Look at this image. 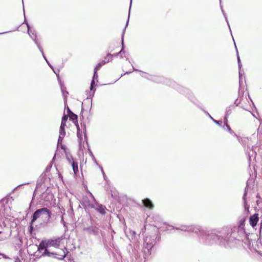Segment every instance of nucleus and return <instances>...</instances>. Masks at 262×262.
Returning <instances> with one entry per match:
<instances>
[{"label":"nucleus","mask_w":262,"mask_h":262,"mask_svg":"<svg viewBox=\"0 0 262 262\" xmlns=\"http://www.w3.org/2000/svg\"><path fill=\"white\" fill-rule=\"evenodd\" d=\"M132 0H130V5H132Z\"/></svg>","instance_id":"52"},{"label":"nucleus","mask_w":262,"mask_h":262,"mask_svg":"<svg viewBox=\"0 0 262 262\" xmlns=\"http://www.w3.org/2000/svg\"><path fill=\"white\" fill-rule=\"evenodd\" d=\"M142 202L144 206L149 208V209H152L154 207L152 201L149 199H144L142 200Z\"/></svg>","instance_id":"11"},{"label":"nucleus","mask_w":262,"mask_h":262,"mask_svg":"<svg viewBox=\"0 0 262 262\" xmlns=\"http://www.w3.org/2000/svg\"><path fill=\"white\" fill-rule=\"evenodd\" d=\"M47 63L48 64V65L49 66L50 64V63H49V62L47 60V61H46Z\"/></svg>","instance_id":"47"},{"label":"nucleus","mask_w":262,"mask_h":262,"mask_svg":"<svg viewBox=\"0 0 262 262\" xmlns=\"http://www.w3.org/2000/svg\"><path fill=\"white\" fill-rule=\"evenodd\" d=\"M94 83H95V80H94V79L93 78V79L92 80L91 82V90H92L93 89Z\"/></svg>","instance_id":"27"},{"label":"nucleus","mask_w":262,"mask_h":262,"mask_svg":"<svg viewBox=\"0 0 262 262\" xmlns=\"http://www.w3.org/2000/svg\"><path fill=\"white\" fill-rule=\"evenodd\" d=\"M106 63V61L105 60H103L101 62L98 63L96 66L95 67V69L96 70H98L100 69V68L103 66Z\"/></svg>","instance_id":"17"},{"label":"nucleus","mask_w":262,"mask_h":262,"mask_svg":"<svg viewBox=\"0 0 262 262\" xmlns=\"http://www.w3.org/2000/svg\"><path fill=\"white\" fill-rule=\"evenodd\" d=\"M238 66L239 68V83L240 84L242 81V77L244 74V70L243 69H242V65L241 61H239V62H238Z\"/></svg>","instance_id":"13"},{"label":"nucleus","mask_w":262,"mask_h":262,"mask_svg":"<svg viewBox=\"0 0 262 262\" xmlns=\"http://www.w3.org/2000/svg\"><path fill=\"white\" fill-rule=\"evenodd\" d=\"M90 234L97 235L98 233V229L96 227H91L85 229Z\"/></svg>","instance_id":"12"},{"label":"nucleus","mask_w":262,"mask_h":262,"mask_svg":"<svg viewBox=\"0 0 262 262\" xmlns=\"http://www.w3.org/2000/svg\"><path fill=\"white\" fill-rule=\"evenodd\" d=\"M119 54L120 53H119V52H118V53H115V54H113L112 55L114 56H118Z\"/></svg>","instance_id":"38"},{"label":"nucleus","mask_w":262,"mask_h":262,"mask_svg":"<svg viewBox=\"0 0 262 262\" xmlns=\"http://www.w3.org/2000/svg\"><path fill=\"white\" fill-rule=\"evenodd\" d=\"M10 31H8V32H3V33H0V34H5V33H8V32H10Z\"/></svg>","instance_id":"43"},{"label":"nucleus","mask_w":262,"mask_h":262,"mask_svg":"<svg viewBox=\"0 0 262 262\" xmlns=\"http://www.w3.org/2000/svg\"><path fill=\"white\" fill-rule=\"evenodd\" d=\"M53 71H54V72L56 74V75L58 77V76H59V71H58V72H56L54 70H53Z\"/></svg>","instance_id":"37"},{"label":"nucleus","mask_w":262,"mask_h":262,"mask_svg":"<svg viewBox=\"0 0 262 262\" xmlns=\"http://www.w3.org/2000/svg\"><path fill=\"white\" fill-rule=\"evenodd\" d=\"M130 73H131V72H126L125 74H130Z\"/></svg>","instance_id":"45"},{"label":"nucleus","mask_w":262,"mask_h":262,"mask_svg":"<svg viewBox=\"0 0 262 262\" xmlns=\"http://www.w3.org/2000/svg\"><path fill=\"white\" fill-rule=\"evenodd\" d=\"M2 233V231H0V234Z\"/></svg>","instance_id":"54"},{"label":"nucleus","mask_w":262,"mask_h":262,"mask_svg":"<svg viewBox=\"0 0 262 262\" xmlns=\"http://www.w3.org/2000/svg\"><path fill=\"white\" fill-rule=\"evenodd\" d=\"M60 238L48 240L47 242V247H54L57 248L60 245Z\"/></svg>","instance_id":"7"},{"label":"nucleus","mask_w":262,"mask_h":262,"mask_svg":"<svg viewBox=\"0 0 262 262\" xmlns=\"http://www.w3.org/2000/svg\"><path fill=\"white\" fill-rule=\"evenodd\" d=\"M230 114L229 111H227L226 114L225 115V117L227 116V118L228 117V115Z\"/></svg>","instance_id":"36"},{"label":"nucleus","mask_w":262,"mask_h":262,"mask_svg":"<svg viewBox=\"0 0 262 262\" xmlns=\"http://www.w3.org/2000/svg\"><path fill=\"white\" fill-rule=\"evenodd\" d=\"M41 54H42V56H43V58L45 59V60L46 61H47V60H47V59L46 58V57H45V56L44 55L43 53V52H42H42H41Z\"/></svg>","instance_id":"35"},{"label":"nucleus","mask_w":262,"mask_h":262,"mask_svg":"<svg viewBox=\"0 0 262 262\" xmlns=\"http://www.w3.org/2000/svg\"><path fill=\"white\" fill-rule=\"evenodd\" d=\"M47 63L48 64V65L49 66L50 64V63H49V62L47 60V61H46Z\"/></svg>","instance_id":"49"},{"label":"nucleus","mask_w":262,"mask_h":262,"mask_svg":"<svg viewBox=\"0 0 262 262\" xmlns=\"http://www.w3.org/2000/svg\"><path fill=\"white\" fill-rule=\"evenodd\" d=\"M91 196L92 197V198H93V199L94 200V201H96V200H95V199L94 196H93V195L92 193H91Z\"/></svg>","instance_id":"40"},{"label":"nucleus","mask_w":262,"mask_h":262,"mask_svg":"<svg viewBox=\"0 0 262 262\" xmlns=\"http://www.w3.org/2000/svg\"><path fill=\"white\" fill-rule=\"evenodd\" d=\"M15 262H21L19 260H16Z\"/></svg>","instance_id":"51"},{"label":"nucleus","mask_w":262,"mask_h":262,"mask_svg":"<svg viewBox=\"0 0 262 262\" xmlns=\"http://www.w3.org/2000/svg\"><path fill=\"white\" fill-rule=\"evenodd\" d=\"M209 117L211 119V120L216 124L221 125L222 122L220 121H217L216 120H214L210 115H209Z\"/></svg>","instance_id":"22"},{"label":"nucleus","mask_w":262,"mask_h":262,"mask_svg":"<svg viewBox=\"0 0 262 262\" xmlns=\"http://www.w3.org/2000/svg\"><path fill=\"white\" fill-rule=\"evenodd\" d=\"M73 171L75 173H76L78 171V164L76 162L73 161L72 163Z\"/></svg>","instance_id":"16"},{"label":"nucleus","mask_w":262,"mask_h":262,"mask_svg":"<svg viewBox=\"0 0 262 262\" xmlns=\"http://www.w3.org/2000/svg\"><path fill=\"white\" fill-rule=\"evenodd\" d=\"M3 257H4L5 258H8V257H7L6 256H5L4 255H3Z\"/></svg>","instance_id":"46"},{"label":"nucleus","mask_w":262,"mask_h":262,"mask_svg":"<svg viewBox=\"0 0 262 262\" xmlns=\"http://www.w3.org/2000/svg\"><path fill=\"white\" fill-rule=\"evenodd\" d=\"M68 112L69 115L71 114V112H72L69 108H68Z\"/></svg>","instance_id":"41"},{"label":"nucleus","mask_w":262,"mask_h":262,"mask_svg":"<svg viewBox=\"0 0 262 262\" xmlns=\"http://www.w3.org/2000/svg\"><path fill=\"white\" fill-rule=\"evenodd\" d=\"M97 71L98 70H96L95 69H94V75H93V78H94V79L97 78V77H98Z\"/></svg>","instance_id":"24"},{"label":"nucleus","mask_w":262,"mask_h":262,"mask_svg":"<svg viewBox=\"0 0 262 262\" xmlns=\"http://www.w3.org/2000/svg\"><path fill=\"white\" fill-rule=\"evenodd\" d=\"M144 252L145 254L150 255V250L152 248L154 245V240L150 239L148 237H146L144 239Z\"/></svg>","instance_id":"4"},{"label":"nucleus","mask_w":262,"mask_h":262,"mask_svg":"<svg viewBox=\"0 0 262 262\" xmlns=\"http://www.w3.org/2000/svg\"><path fill=\"white\" fill-rule=\"evenodd\" d=\"M246 195H247V192L245 191L243 196V200L244 201L245 206H246Z\"/></svg>","instance_id":"29"},{"label":"nucleus","mask_w":262,"mask_h":262,"mask_svg":"<svg viewBox=\"0 0 262 262\" xmlns=\"http://www.w3.org/2000/svg\"><path fill=\"white\" fill-rule=\"evenodd\" d=\"M63 138V137L60 138V137L59 136L58 139V144H59V143H61Z\"/></svg>","instance_id":"30"},{"label":"nucleus","mask_w":262,"mask_h":262,"mask_svg":"<svg viewBox=\"0 0 262 262\" xmlns=\"http://www.w3.org/2000/svg\"><path fill=\"white\" fill-rule=\"evenodd\" d=\"M125 28L124 29L123 31V33H122V49L121 50V51L119 52V53L121 54L122 53H124V40H123V36H124V34L125 33Z\"/></svg>","instance_id":"18"},{"label":"nucleus","mask_w":262,"mask_h":262,"mask_svg":"<svg viewBox=\"0 0 262 262\" xmlns=\"http://www.w3.org/2000/svg\"><path fill=\"white\" fill-rule=\"evenodd\" d=\"M62 254L60 255V257L58 258L60 260L63 259L66 256V254H65V252L64 251H62Z\"/></svg>","instance_id":"23"},{"label":"nucleus","mask_w":262,"mask_h":262,"mask_svg":"<svg viewBox=\"0 0 262 262\" xmlns=\"http://www.w3.org/2000/svg\"><path fill=\"white\" fill-rule=\"evenodd\" d=\"M68 161H69L70 163H71V161H70V159L69 158H68Z\"/></svg>","instance_id":"50"},{"label":"nucleus","mask_w":262,"mask_h":262,"mask_svg":"<svg viewBox=\"0 0 262 262\" xmlns=\"http://www.w3.org/2000/svg\"><path fill=\"white\" fill-rule=\"evenodd\" d=\"M49 66L51 68H52L53 70V67L51 64L49 65Z\"/></svg>","instance_id":"44"},{"label":"nucleus","mask_w":262,"mask_h":262,"mask_svg":"<svg viewBox=\"0 0 262 262\" xmlns=\"http://www.w3.org/2000/svg\"><path fill=\"white\" fill-rule=\"evenodd\" d=\"M48 247H47V242H45L43 241H42L40 243V244L37 248L38 251L40 252L42 250H45L43 253H42V254L41 255V256H47L49 257H51L54 255H56V253L49 252L48 250Z\"/></svg>","instance_id":"3"},{"label":"nucleus","mask_w":262,"mask_h":262,"mask_svg":"<svg viewBox=\"0 0 262 262\" xmlns=\"http://www.w3.org/2000/svg\"><path fill=\"white\" fill-rule=\"evenodd\" d=\"M29 228H30V232H32V230H33V226H32V224H31V225L30 226Z\"/></svg>","instance_id":"34"},{"label":"nucleus","mask_w":262,"mask_h":262,"mask_svg":"<svg viewBox=\"0 0 262 262\" xmlns=\"http://www.w3.org/2000/svg\"><path fill=\"white\" fill-rule=\"evenodd\" d=\"M70 118L74 121L76 120L77 121V116L74 114L73 112H71V114L69 115Z\"/></svg>","instance_id":"19"},{"label":"nucleus","mask_w":262,"mask_h":262,"mask_svg":"<svg viewBox=\"0 0 262 262\" xmlns=\"http://www.w3.org/2000/svg\"><path fill=\"white\" fill-rule=\"evenodd\" d=\"M61 223L63 224V226L64 227L67 228V227H66V223L64 222V221L63 220V216H61Z\"/></svg>","instance_id":"26"},{"label":"nucleus","mask_w":262,"mask_h":262,"mask_svg":"<svg viewBox=\"0 0 262 262\" xmlns=\"http://www.w3.org/2000/svg\"><path fill=\"white\" fill-rule=\"evenodd\" d=\"M24 22L27 25V28H28V34L29 35L30 37L33 40L34 43L36 44V45L38 47V48L39 50L40 51V52L42 53V49L40 47V46L39 45V43H38V40L37 39V35H36V33H35V31H32V30H30V26H29L28 23L26 20H25Z\"/></svg>","instance_id":"5"},{"label":"nucleus","mask_w":262,"mask_h":262,"mask_svg":"<svg viewBox=\"0 0 262 262\" xmlns=\"http://www.w3.org/2000/svg\"><path fill=\"white\" fill-rule=\"evenodd\" d=\"M217 239H219L218 236L213 233L208 235L206 237V241H208L209 244H213V243H215Z\"/></svg>","instance_id":"10"},{"label":"nucleus","mask_w":262,"mask_h":262,"mask_svg":"<svg viewBox=\"0 0 262 262\" xmlns=\"http://www.w3.org/2000/svg\"><path fill=\"white\" fill-rule=\"evenodd\" d=\"M89 206L92 208H95L102 214H104L105 213V207L102 205L99 204L97 202L95 205L90 204Z\"/></svg>","instance_id":"6"},{"label":"nucleus","mask_w":262,"mask_h":262,"mask_svg":"<svg viewBox=\"0 0 262 262\" xmlns=\"http://www.w3.org/2000/svg\"><path fill=\"white\" fill-rule=\"evenodd\" d=\"M42 214H46L49 218L51 216V213L47 208H42L36 210L32 216L31 223L34 222Z\"/></svg>","instance_id":"1"},{"label":"nucleus","mask_w":262,"mask_h":262,"mask_svg":"<svg viewBox=\"0 0 262 262\" xmlns=\"http://www.w3.org/2000/svg\"><path fill=\"white\" fill-rule=\"evenodd\" d=\"M66 126V123L62 122L61 123L60 129H64L65 126Z\"/></svg>","instance_id":"28"},{"label":"nucleus","mask_w":262,"mask_h":262,"mask_svg":"<svg viewBox=\"0 0 262 262\" xmlns=\"http://www.w3.org/2000/svg\"><path fill=\"white\" fill-rule=\"evenodd\" d=\"M68 116L67 115H64L62 118V121L61 122H64V123H66L67 121V119H68Z\"/></svg>","instance_id":"25"},{"label":"nucleus","mask_w":262,"mask_h":262,"mask_svg":"<svg viewBox=\"0 0 262 262\" xmlns=\"http://www.w3.org/2000/svg\"><path fill=\"white\" fill-rule=\"evenodd\" d=\"M47 63L48 64V65L49 66L50 64V63H49V62L47 60V61H46Z\"/></svg>","instance_id":"48"},{"label":"nucleus","mask_w":262,"mask_h":262,"mask_svg":"<svg viewBox=\"0 0 262 262\" xmlns=\"http://www.w3.org/2000/svg\"><path fill=\"white\" fill-rule=\"evenodd\" d=\"M112 56L113 55L111 54H108L106 56V57L105 58V60L106 61V62L111 61L112 60Z\"/></svg>","instance_id":"21"},{"label":"nucleus","mask_w":262,"mask_h":262,"mask_svg":"<svg viewBox=\"0 0 262 262\" xmlns=\"http://www.w3.org/2000/svg\"><path fill=\"white\" fill-rule=\"evenodd\" d=\"M99 167H100V169H101V172H102V174H103V176H104V179H105V173H104V171H103V168H102V167H101V166H99Z\"/></svg>","instance_id":"33"},{"label":"nucleus","mask_w":262,"mask_h":262,"mask_svg":"<svg viewBox=\"0 0 262 262\" xmlns=\"http://www.w3.org/2000/svg\"><path fill=\"white\" fill-rule=\"evenodd\" d=\"M222 12H223V14H224V16H225V19H226V21L227 22V24H228V26H229V23H228V20H227V17L226 16V15H225V14L224 13V11H223V10L222 9ZM229 27H230V26H229Z\"/></svg>","instance_id":"32"},{"label":"nucleus","mask_w":262,"mask_h":262,"mask_svg":"<svg viewBox=\"0 0 262 262\" xmlns=\"http://www.w3.org/2000/svg\"><path fill=\"white\" fill-rule=\"evenodd\" d=\"M92 156H93V159H94V161L95 163H96L97 164V165H98V164L97 163V161H96V159H95V158H94V156H93V155H92Z\"/></svg>","instance_id":"39"},{"label":"nucleus","mask_w":262,"mask_h":262,"mask_svg":"<svg viewBox=\"0 0 262 262\" xmlns=\"http://www.w3.org/2000/svg\"><path fill=\"white\" fill-rule=\"evenodd\" d=\"M23 11H24V13H25V9H23Z\"/></svg>","instance_id":"53"},{"label":"nucleus","mask_w":262,"mask_h":262,"mask_svg":"<svg viewBox=\"0 0 262 262\" xmlns=\"http://www.w3.org/2000/svg\"><path fill=\"white\" fill-rule=\"evenodd\" d=\"M66 135L65 129H59V136L61 137H64Z\"/></svg>","instance_id":"20"},{"label":"nucleus","mask_w":262,"mask_h":262,"mask_svg":"<svg viewBox=\"0 0 262 262\" xmlns=\"http://www.w3.org/2000/svg\"><path fill=\"white\" fill-rule=\"evenodd\" d=\"M177 230H181L184 231L194 232L198 234V232L202 231L201 227L199 225H182L180 228H176Z\"/></svg>","instance_id":"2"},{"label":"nucleus","mask_w":262,"mask_h":262,"mask_svg":"<svg viewBox=\"0 0 262 262\" xmlns=\"http://www.w3.org/2000/svg\"><path fill=\"white\" fill-rule=\"evenodd\" d=\"M224 121H225V125L227 128V129L230 132V133L231 134H234V135L235 136H236L237 137V138L238 139V140H239V137H238L235 134H234L232 130H231V129L230 128V127L229 126V125L227 124V116H226L225 117V119H224Z\"/></svg>","instance_id":"14"},{"label":"nucleus","mask_w":262,"mask_h":262,"mask_svg":"<svg viewBox=\"0 0 262 262\" xmlns=\"http://www.w3.org/2000/svg\"><path fill=\"white\" fill-rule=\"evenodd\" d=\"M241 61L239 56L237 55V62Z\"/></svg>","instance_id":"42"},{"label":"nucleus","mask_w":262,"mask_h":262,"mask_svg":"<svg viewBox=\"0 0 262 262\" xmlns=\"http://www.w3.org/2000/svg\"><path fill=\"white\" fill-rule=\"evenodd\" d=\"M129 16H130V10L129 11V13H128V19H127V22L126 23L125 28L128 26V21H129Z\"/></svg>","instance_id":"31"},{"label":"nucleus","mask_w":262,"mask_h":262,"mask_svg":"<svg viewBox=\"0 0 262 262\" xmlns=\"http://www.w3.org/2000/svg\"><path fill=\"white\" fill-rule=\"evenodd\" d=\"M133 69H134V71H139V72H140L141 73V76L142 77H144L145 78H146L147 79L156 81V82H159V80H158L157 79V77H156V76L150 75L146 73H145L144 72H142L141 71H139V70H138L137 69H135L134 67H133Z\"/></svg>","instance_id":"8"},{"label":"nucleus","mask_w":262,"mask_h":262,"mask_svg":"<svg viewBox=\"0 0 262 262\" xmlns=\"http://www.w3.org/2000/svg\"><path fill=\"white\" fill-rule=\"evenodd\" d=\"M76 126L77 129V136L78 138L79 139V140L81 141L82 139V131L80 129L79 125L78 124L76 125Z\"/></svg>","instance_id":"15"},{"label":"nucleus","mask_w":262,"mask_h":262,"mask_svg":"<svg viewBox=\"0 0 262 262\" xmlns=\"http://www.w3.org/2000/svg\"><path fill=\"white\" fill-rule=\"evenodd\" d=\"M258 221V214L256 213L254 214L253 215H252V216H251L250 217V219H249L250 223V225L253 227H255Z\"/></svg>","instance_id":"9"}]
</instances>
